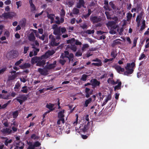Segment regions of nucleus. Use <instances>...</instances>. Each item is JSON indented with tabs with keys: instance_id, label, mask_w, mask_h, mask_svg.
Returning <instances> with one entry per match:
<instances>
[{
	"instance_id": "1",
	"label": "nucleus",
	"mask_w": 149,
	"mask_h": 149,
	"mask_svg": "<svg viewBox=\"0 0 149 149\" xmlns=\"http://www.w3.org/2000/svg\"><path fill=\"white\" fill-rule=\"evenodd\" d=\"M60 99L58 98V99L57 101V106L58 107L57 109H59V112L58 113V118L59 119L57 122V124L58 125H60L61 124V122L62 123L64 124L65 123V119L64 118V113L65 112V110L62 109L61 107L60 106Z\"/></svg>"
},
{
	"instance_id": "2",
	"label": "nucleus",
	"mask_w": 149,
	"mask_h": 149,
	"mask_svg": "<svg viewBox=\"0 0 149 149\" xmlns=\"http://www.w3.org/2000/svg\"><path fill=\"white\" fill-rule=\"evenodd\" d=\"M135 65V63L134 62H132L131 63H127L125 67L126 71L124 72V74L128 76L132 74L134 72V69Z\"/></svg>"
},
{
	"instance_id": "3",
	"label": "nucleus",
	"mask_w": 149,
	"mask_h": 149,
	"mask_svg": "<svg viewBox=\"0 0 149 149\" xmlns=\"http://www.w3.org/2000/svg\"><path fill=\"white\" fill-rule=\"evenodd\" d=\"M28 97V95L19 94L18 96L15 98L14 100H16L20 105H22L23 102L27 100Z\"/></svg>"
},
{
	"instance_id": "4",
	"label": "nucleus",
	"mask_w": 149,
	"mask_h": 149,
	"mask_svg": "<svg viewBox=\"0 0 149 149\" xmlns=\"http://www.w3.org/2000/svg\"><path fill=\"white\" fill-rule=\"evenodd\" d=\"M61 58H68L69 61V62L70 61L72 62L73 61L74 55L72 53L70 54L69 52L67 51H65L64 52V54H63L61 56Z\"/></svg>"
},
{
	"instance_id": "5",
	"label": "nucleus",
	"mask_w": 149,
	"mask_h": 149,
	"mask_svg": "<svg viewBox=\"0 0 149 149\" xmlns=\"http://www.w3.org/2000/svg\"><path fill=\"white\" fill-rule=\"evenodd\" d=\"M111 19H113L114 21H109L107 23V25L108 26H110L113 29H116L117 27V26H116V24L117 23L118 20V17L114 16V17H113Z\"/></svg>"
},
{
	"instance_id": "6",
	"label": "nucleus",
	"mask_w": 149,
	"mask_h": 149,
	"mask_svg": "<svg viewBox=\"0 0 149 149\" xmlns=\"http://www.w3.org/2000/svg\"><path fill=\"white\" fill-rule=\"evenodd\" d=\"M65 10L63 9H62L60 12V19H59V17L56 16V24H59L61 23H62L64 22V17L65 15Z\"/></svg>"
},
{
	"instance_id": "7",
	"label": "nucleus",
	"mask_w": 149,
	"mask_h": 149,
	"mask_svg": "<svg viewBox=\"0 0 149 149\" xmlns=\"http://www.w3.org/2000/svg\"><path fill=\"white\" fill-rule=\"evenodd\" d=\"M15 15L16 14L14 12L4 13L2 14V16L6 19H12Z\"/></svg>"
},
{
	"instance_id": "8",
	"label": "nucleus",
	"mask_w": 149,
	"mask_h": 149,
	"mask_svg": "<svg viewBox=\"0 0 149 149\" xmlns=\"http://www.w3.org/2000/svg\"><path fill=\"white\" fill-rule=\"evenodd\" d=\"M55 53V52L53 50H48L45 53V54L41 56V58L42 59H46L49 58L50 56L52 55Z\"/></svg>"
},
{
	"instance_id": "9",
	"label": "nucleus",
	"mask_w": 149,
	"mask_h": 149,
	"mask_svg": "<svg viewBox=\"0 0 149 149\" xmlns=\"http://www.w3.org/2000/svg\"><path fill=\"white\" fill-rule=\"evenodd\" d=\"M90 82L91 83V85L93 86V88L97 86H99L100 84V82L95 79H91Z\"/></svg>"
},
{
	"instance_id": "10",
	"label": "nucleus",
	"mask_w": 149,
	"mask_h": 149,
	"mask_svg": "<svg viewBox=\"0 0 149 149\" xmlns=\"http://www.w3.org/2000/svg\"><path fill=\"white\" fill-rule=\"evenodd\" d=\"M49 38L50 39L51 45L52 47L56 46V39L54 36L51 34L49 36Z\"/></svg>"
},
{
	"instance_id": "11",
	"label": "nucleus",
	"mask_w": 149,
	"mask_h": 149,
	"mask_svg": "<svg viewBox=\"0 0 149 149\" xmlns=\"http://www.w3.org/2000/svg\"><path fill=\"white\" fill-rule=\"evenodd\" d=\"M1 131L3 135L5 136L10 134L12 132V130L9 128H6L2 129Z\"/></svg>"
},
{
	"instance_id": "12",
	"label": "nucleus",
	"mask_w": 149,
	"mask_h": 149,
	"mask_svg": "<svg viewBox=\"0 0 149 149\" xmlns=\"http://www.w3.org/2000/svg\"><path fill=\"white\" fill-rule=\"evenodd\" d=\"M85 96L86 98H88L90 95L93 93V90L92 89L91 90L89 88L86 87L85 90Z\"/></svg>"
},
{
	"instance_id": "13",
	"label": "nucleus",
	"mask_w": 149,
	"mask_h": 149,
	"mask_svg": "<svg viewBox=\"0 0 149 149\" xmlns=\"http://www.w3.org/2000/svg\"><path fill=\"white\" fill-rule=\"evenodd\" d=\"M90 20L93 24L98 23L100 21L101 19L100 18H98L97 16H91L90 18Z\"/></svg>"
},
{
	"instance_id": "14",
	"label": "nucleus",
	"mask_w": 149,
	"mask_h": 149,
	"mask_svg": "<svg viewBox=\"0 0 149 149\" xmlns=\"http://www.w3.org/2000/svg\"><path fill=\"white\" fill-rule=\"evenodd\" d=\"M56 64V61H54L52 64L48 63L47 62V65L45 66V68L48 70H50L54 68L55 67V65Z\"/></svg>"
},
{
	"instance_id": "15",
	"label": "nucleus",
	"mask_w": 149,
	"mask_h": 149,
	"mask_svg": "<svg viewBox=\"0 0 149 149\" xmlns=\"http://www.w3.org/2000/svg\"><path fill=\"white\" fill-rule=\"evenodd\" d=\"M38 71L42 75L46 76L48 74V71L45 68L44 69L41 68H39Z\"/></svg>"
},
{
	"instance_id": "16",
	"label": "nucleus",
	"mask_w": 149,
	"mask_h": 149,
	"mask_svg": "<svg viewBox=\"0 0 149 149\" xmlns=\"http://www.w3.org/2000/svg\"><path fill=\"white\" fill-rule=\"evenodd\" d=\"M85 2L83 0H79V1L77 3V7L78 8H81V6L85 8L84 6Z\"/></svg>"
},
{
	"instance_id": "17",
	"label": "nucleus",
	"mask_w": 149,
	"mask_h": 149,
	"mask_svg": "<svg viewBox=\"0 0 149 149\" xmlns=\"http://www.w3.org/2000/svg\"><path fill=\"white\" fill-rule=\"evenodd\" d=\"M114 68L118 73H120V72H124V69L123 68H121L120 65H115Z\"/></svg>"
},
{
	"instance_id": "18",
	"label": "nucleus",
	"mask_w": 149,
	"mask_h": 149,
	"mask_svg": "<svg viewBox=\"0 0 149 149\" xmlns=\"http://www.w3.org/2000/svg\"><path fill=\"white\" fill-rule=\"evenodd\" d=\"M40 59H41V57H34L31 58V63L33 64L35 63H37L38 61Z\"/></svg>"
},
{
	"instance_id": "19",
	"label": "nucleus",
	"mask_w": 149,
	"mask_h": 149,
	"mask_svg": "<svg viewBox=\"0 0 149 149\" xmlns=\"http://www.w3.org/2000/svg\"><path fill=\"white\" fill-rule=\"evenodd\" d=\"M45 59H40L38 61L36 64V65L39 66H41L44 65L45 64Z\"/></svg>"
},
{
	"instance_id": "20",
	"label": "nucleus",
	"mask_w": 149,
	"mask_h": 149,
	"mask_svg": "<svg viewBox=\"0 0 149 149\" xmlns=\"http://www.w3.org/2000/svg\"><path fill=\"white\" fill-rule=\"evenodd\" d=\"M54 104L50 103L47 104L46 106V107L49 109V110L47 111H49V112L54 110Z\"/></svg>"
},
{
	"instance_id": "21",
	"label": "nucleus",
	"mask_w": 149,
	"mask_h": 149,
	"mask_svg": "<svg viewBox=\"0 0 149 149\" xmlns=\"http://www.w3.org/2000/svg\"><path fill=\"white\" fill-rule=\"evenodd\" d=\"M31 66V64L28 63H25L23 65H20L19 67L22 69L26 68H29Z\"/></svg>"
},
{
	"instance_id": "22",
	"label": "nucleus",
	"mask_w": 149,
	"mask_h": 149,
	"mask_svg": "<svg viewBox=\"0 0 149 149\" xmlns=\"http://www.w3.org/2000/svg\"><path fill=\"white\" fill-rule=\"evenodd\" d=\"M119 40H121L120 39H117L114 40L113 42L111 45V46L113 47H114L116 45H120L121 42L119 41Z\"/></svg>"
},
{
	"instance_id": "23",
	"label": "nucleus",
	"mask_w": 149,
	"mask_h": 149,
	"mask_svg": "<svg viewBox=\"0 0 149 149\" xmlns=\"http://www.w3.org/2000/svg\"><path fill=\"white\" fill-rule=\"evenodd\" d=\"M17 76L16 74H14L12 75H9L8 76V79L7 81H10L14 80L16 78Z\"/></svg>"
},
{
	"instance_id": "24",
	"label": "nucleus",
	"mask_w": 149,
	"mask_h": 149,
	"mask_svg": "<svg viewBox=\"0 0 149 149\" xmlns=\"http://www.w3.org/2000/svg\"><path fill=\"white\" fill-rule=\"evenodd\" d=\"M92 12L90 9H88V13L86 15H83L81 16V18L82 19L84 18L86 19L90 15Z\"/></svg>"
},
{
	"instance_id": "25",
	"label": "nucleus",
	"mask_w": 149,
	"mask_h": 149,
	"mask_svg": "<svg viewBox=\"0 0 149 149\" xmlns=\"http://www.w3.org/2000/svg\"><path fill=\"white\" fill-rule=\"evenodd\" d=\"M29 39L30 41H32L35 40L36 39L34 33L31 32L29 36Z\"/></svg>"
},
{
	"instance_id": "26",
	"label": "nucleus",
	"mask_w": 149,
	"mask_h": 149,
	"mask_svg": "<svg viewBox=\"0 0 149 149\" xmlns=\"http://www.w3.org/2000/svg\"><path fill=\"white\" fill-rule=\"evenodd\" d=\"M90 122H88L87 124L85 125L84 127L82 129L83 132H86L89 128Z\"/></svg>"
},
{
	"instance_id": "27",
	"label": "nucleus",
	"mask_w": 149,
	"mask_h": 149,
	"mask_svg": "<svg viewBox=\"0 0 149 149\" xmlns=\"http://www.w3.org/2000/svg\"><path fill=\"white\" fill-rule=\"evenodd\" d=\"M92 101V99L91 97L89 98L88 99L86 100L84 104V106L85 107H87L89 104Z\"/></svg>"
},
{
	"instance_id": "28",
	"label": "nucleus",
	"mask_w": 149,
	"mask_h": 149,
	"mask_svg": "<svg viewBox=\"0 0 149 149\" xmlns=\"http://www.w3.org/2000/svg\"><path fill=\"white\" fill-rule=\"evenodd\" d=\"M121 84V82L119 81L118 83V85L115 86L114 88V91H116V90L120 89Z\"/></svg>"
},
{
	"instance_id": "29",
	"label": "nucleus",
	"mask_w": 149,
	"mask_h": 149,
	"mask_svg": "<svg viewBox=\"0 0 149 149\" xmlns=\"http://www.w3.org/2000/svg\"><path fill=\"white\" fill-rule=\"evenodd\" d=\"M54 15L52 14H49L48 13L47 14V17L48 18L50 19L51 20V24L53 22V21L54 20Z\"/></svg>"
},
{
	"instance_id": "30",
	"label": "nucleus",
	"mask_w": 149,
	"mask_h": 149,
	"mask_svg": "<svg viewBox=\"0 0 149 149\" xmlns=\"http://www.w3.org/2000/svg\"><path fill=\"white\" fill-rule=\"evenodd\" d=\"M143 15V13L141 12L139 14V15H138L136 17V22L139 21L140 22V20L142 18V16Z\"/></svg>"
},
{
	"instance_id": "31",
	"label": "nucleus",
	"mask_w": 149,
	"mask_h": 149,
	"mask_svg": "<svg viewBox=\"0 0 149 149\" xmlns=\"http://www.w3.org/2000/svg\"><path fill=\"white\" fill-rule=\"evenodd\" d=\"M62 129L59 126H58V127H57L56 126V133L57 134H62Z\"/></svg>"
},
{
	"instance_id": "32",
	"label": "nucleus",
	"mask_w": 149,
	"mask_h": 149,
	"mask_svg": "<svg viewBox=\"0 0 149 149\" xmlns=\"http://www.w3.org/2000/svg\"><path fill=\"white\" fill-rule=\"evenodd\" d=\"M41 143L38 141H36L33 145H31L34 148L35 147H38L41 145Z\"/></svg>"
},
{
	"instance_id": "33",
	"label": "nucleus",
	"mask_w": 149,
	"mask_h": 149,
	"mask_svg": "<svg viewBox=\"0 0 149 149\" xmlns=\"http://www.w3.org/2000/svg\"><path fill=\"white\" fill-rule=\"evenodd\" d=\"M117 52L116 51H114V50L112 51L111 53V57H113L112 58H113V59H114L117 56Z\"/></svg>"
},
{
	"instance_id": "34",
	"label": "nucleus",
	"mask_w": 149,
	"mask_h": 149,
	"mask_svg": "<svg viewBox=\"0 0 149 149\" xmlns=\"http://www.w3.org/2000/svg\"><path fill=\"white\" fill-rule=\"evenodd\" d=\"M132 13H130V12L128 13L127 14V21H129L130 20L132 17Z\"/></svg>"
},
{
	"instance_id": "35",
	"label": "nucleus",
	"mask_w": 149,
	"mask_h": 149,
	"mask_svg": "<svg viewBox=\"0 0 149 149\" xmlns=\"http://www.w3.org/2000/svg\"><path fill=\"white\" fill-rule=\"evenodd\" d=\"M72 12L73 13L74 15H77L79 13V10L76 8H73Z\"/></svg>"
},
{
	"instance_id": "36",
	"label": "nucleus",
	"mask_w": 149,
	"mask_h": 149,
	"mask_svg": "<svg viewBox=\"0 0 149 149\" xmlns=\"http://www.w3.org/2000/svg\"><path fill=\"white\" fill-rule=\"evenodd\" d=\"M91 64L97 66H100L102 65V61L98 62V63H93Z\"/></svg>"
},
{
	"instance_id": "37",
	"label": "nucleus",
	"mask_w": 149,
	"mask_h": 149,
	"mask_svg": "<svg viewBox=\"0 0 149 149\" xmlns=\"http://www.w3.org/2000/svg\"><path fill=\"white\" fill-rule=\"evenodd\" d=\"M88 76L87 75L84 74H83L81 78V80H82L84 81H86Z\"/></svg>"
},
{
	"instance_id": "38",
	"label": "nucleus",
	"mask_w": 149,
	"mask_h": 149,
	"mask_svg": "<svg viewBox=\"0 0 149 149\" xmlns=\"http://www.w3.org/2000/svg\"><path fill=\"white\" fill-rule=\"evenodd\" d=\"M75 41V39L73 38L71 39H69L67 40V42L68 44H72Z\"/></svg>"
},
{
	"instance_id": "39",
	"label": "nucleus",
	"mask_w": 149,
	"mask_h": 149,
	"mask_svg": "<svg viewBox=\"0 0 149 149\" xmlns=\"http://www.w3.org/2000/svg\"><path fill=\"white\" fill-rule=\"evenodd\" d=\"M109 5L111 6V8L113 10H115L116 8V7L115 6V4L113 3L112 1L110 2L109 3Z\"/></svg>"
},
{
	"instance_id": "40",
	"label": "nucleus",
	"mask_w": 149,
	"mask_h": 149,
	"mask_svg": "<svg viewBox=\"0 0 149 149\" xmlns=\"http://www.w3.org/2000/svg\"><path fill=\"white\" fill-rule=\"evenodd\" d=\"M138 39V38L136 37H135L134 38V40H133V45L132 46V48H133L136 46Z\"/></svg>"
},
{
	"instance_id": "41",
	"label": "nucleus",
	"mask_w": 149,
	"mask_h": 149,
	"mask_svg": "<svg viewBox=\"0 0 149 149\" xmlns=\"http://www.w3.org/2000/svg\"><path fill=\"white\" fill-rule=\"evenodd\" d=\"M1 96L0 97V99L2 98L4 99L8 100L9 99V95L6 96L4 94H0Z\"/></svg>"
},
{
	"instance_id": "42",
	"label": "nucleus",
	"mask_w": 149,
	"mask_h": 149,
	"mask_svg": "<svg viewBox=\"0 0 149 149\" xmlns=\"http://www.w3.org/2000/svg\"><path fill=\"white\" fill-rule=\"evenodd\" d=\"M70 48L74 52L76 51L77 49V47L74 45H72L70 47Z\"/></svg>"
},
{
	"instance_id": "43",
	"label": "nucleus",
	"mask_w": 149,
	"mask_h": 149,
	"mask_svg": "<svg viewBox=\"0 0 149 149\" xmlns=\"http://www.w3.org/2000/svg\"><path fill=\"white\" fill-rule=\"evenodd\" d=\"M18 115V111H16L14 112L13 113V117L14 118H16Z\"/></svg>"
},
{
	"instance_id": "44",
	"label": "nucleus",
	"mask_w": 149,
	"mask_h": 149,
	"mask_svg": "<svg viewBox=\"0 0 149 149\" xmlns=\"http://www.w3.org/2000/svg\"><path fill=\"white\" fill-rule=\"evenodd\" d=\"M105 14L106 16L107 19H111L112 18L111 17V15L108 12L106 11L105 12Z\"/></svg>"
},
{
	"instance_id": "45",
	"label": "nucleus",
	"mask_w": 149,
	"mask_h": 149,
	"mask_svg": "<svg viewBox=\"0 0 149 149\" xmlns=\"http://www.w3.org/2000/svg\"><path fill=\"white\" fill-rule=\"evenodd\" d=\"M23 59H21L19 60L18 61H17L15 63V65L16 66H18L19 65H20L21 63H22V61H23Z\"/></svg>"
},
{
	"instance_id": "46",
	"label": "nucleus",
	"mask_w": 149,
	"mask_h": 149,
	"mask_svg": "<svg viewBox=\"0 0 149 149\" xmlns=\"http://www.w3.org/2000/svg\"><path fill=\"white\" fill-rule=\"evenodd\" d=\"M95 31L94 30H88L86 31V33H88V34H93L94 33Z\"/></svg>"
},
{
	"instance_id": "47",
	"label": "nucleus",
	"mask_w": 149,
	"mask_h": 149,
	"mask_svg": "<svg viewBox=\"0 0 149 149\" xmlns=\"http://www.w3.org/2000/svg\"><path fill=\"white\" fill-rule=\"evenodd\" d=\"M89 46L88 44H86L84 45L81 48V50L82 51H84L86 48H88Z\"/></svg>"
},
{
	"instance_id": "48",
	"label": "nucleus",
	"mask_w": 149,
	"mask_h": 149,
	"mask_svg": "<svg viewBox=\"0 0 149 149\" xmlns=\"http://www.w3.org/2000/svg\"><path fill=\"white\" fill-rule=\"evenodd\" d=\"M76 121H75L74 122V123H73V124L74 126L76 125L77 124L78 121V115L77 114H76Z\"/></svg>"
},
{
	"instance_id": "49",
	"label": "nucleus",
	"mask_w": 149,
	"mask_h": 149,
	"mask_svg": "<svg viewBox=\"0 0 149 149\" xmlns=\"http://www.w3.org/2000/svg\"><path fill=\"white\" fill-rule=\"evenodd\" d=\"M20 86V84L19 81H18L15 85L14 88L15 89H18Z\"/></svg>"
},
{
	"instance_id": "50",
	"label": "nucleus",
	"mask_w": 149,
	"mask_h": 149,
	"mask_svg": "<svg viewBox=\"0 0 149 149\" xmlns=\"http://www.w3.org/2000/svg\"><path fill=\"white\" fill-rule=\"evenodd\" d=\"M31 138L34 139H38V137L37 136H36V135L34 134H32L31 136Z\"/></svg>"
},
{
	"instance_id": "51",
	"label": "nucleus",
	"mask_w": 149,
	"mask_h": 149,
	"mask_svg": "<svg viewBox=\"0 0 149 149\" xmlns=\"http://www.w3.org/2000/svg\"><path fill=\"white\" fill-rule=\"evenodd\" d=\"M124 29L123 28L121 27L120 30L118 29H117V31L119 32V34L121 35L122 34V32L123 31Z\"/></svg>"
},
{
	"instance_id": "52",
	"label": "nucleus",
	"mask_w": 149,
	"mask_h": 149,
	"mask_svg": "<svg viewBox=\"0 0 149 149\" xmlns=\"http://www.w3.org/2000/svg\"><path fill=\"white\" fill-rule=\"evenodd\" d=\"M16 4L17 6V8H18L20 7L21 6L22 2L21 1H17L16 2Z\"/></svg>"
},
{
	"instance_id": "53",
	"label": "nucleus",
	"mask_w": 149,
	"mask_h": 149,
	"mask_svg": "<svg viewBox=\"0 0 149 149\" xmlns=\"http://www.w3.org/2000/svg\"><path fill=\"white\" fill-rule=\"evenodd\" d=\"M29 49V47L24 46V53L26 54L27 53V51Z\"/></svg>"
},
{
	"instance_id": "54",
	"label": "nucleus",
	"mask_w": 149,
	"mask_h": 149,
	"mask_svg": "<svg viewBox=\"0 0 149 149\" xmlns=\"http://www.w3.org/2000/svg\"><path fill=\"white\" fill-rule=\"evenodd\" d=\"M52 28L54 29L53 34L56 35V24H54L52 26Z\"/></svg>"
},
{
	"instance_id": "55",
	"label": "nucleus",
	"mask_w": 149,
	"mask_h": 149,
	"mask_svg": "<svg viewBox=\"0 0 149 149\" xmlns=\"http://www.w3.org/2000/svg\"><path fill=\"white\" fill-rule=\"evenodd\" d=\"M30 6L31 8V10L32 12L36 10V8L34 4H32Z\"/></svg>"
},
{
	"instance_id": "56",
	"label": "nucleus",
	"mask_w": 149,
	"mask_h": 149,
	"mask_svg": "<svg viewBox=\"0 0 149 149\" xmlns=\"http://www.w3.org/2000/svg\"><path fill=\"white\" fill-rule=\"evenodd\" d=\"M82 53L80 51L77 52L75 54V55L77 57H79L82 56Z\"/></svg>"
},
{
	"instance_id": "57",
	"label": "nucleus",
	"mask_w": 149,
	"mask_h": 149,
	"mask_svg": "<svg viewBox=\"0 0 149 149\" xmlns=\"http://www.w3.org/2000/svg\"><path fill=\"white\" fill-rule=\"evenodd\" d=\"M6 68L5 67L2 68L0 70V74L3 73L6 70Z\"/></svg>"
},
{
	"instance_id": "58",
	"label": "nucleus",
	"mask_w": 149,
	"mask_h": 149,
	"mask_svg": "<svg viewBox=\"0 0 149 149\" xmlns=\"http://www.w3.org/2000/svg\"><path fill=\"white\" fill-rule=\"evenodd\" d=\"M31 45L32 46V48L36 50V51L37 52H39V49L36 48L35 44H31Z\"/></svg>"
},
{
	"instance_id": "59",
	"label": "nucleus",
	"mask_w": 149,
	"mask_h": 149,
	"mask_svg": "<svg viewBox=\"0 0 149 149\" xmlns=\"http://www.w3.org/2000/svg\"><path fill=\"white\" fill-rule=\"evenodd\" d=\"M113 59V58H110L109 59L105 58L104 59V63H107L108 61H111Z\"/></svg>"
},
{
	"instance_id": "60",
	"label": "nucleus",
	"mask_w": 149,
	"mask_h": 149,
	"mask_svg": "<svg viewBox=\"0 0 149 149\" xmlns=\"http://www.w3.org/2000/svg\"><path fill=\"white\" fill-rule=\"evenodd\" d=\"M145 55L144 54H142L139 58V60H141L143 59L145 57Z\"/></svg>"
},
{
	"instance_id": "61",
	"label": "nucleus",
	"mask_w": 149,
	"mask_h": 149,
	"mask_svg": "<svg viewBox=\"0 0 149 149\" xmlns=\"http://www.w3.org/2000/svg\"><path fill=\"white\" fill-rule=\"evenodd\" d=\"M80 26L82 29H85L87 28V25L86 23H84V24H83L82 25H80Z\"/></svg>"
},
{
	"instance_id": "62",
	"label": "nucleus",
	"mask_w": 149,
	"mask_h": 149,
	"mask_svg": "<svg viewBox=\"0 0 149 149\" xmlns=\"http://www.w3.org/2000/svg\"><path fill=\"white\" fill-rule=\"evenodd\" d=\"M74 2L72 1H69L68 2V5L70 7L74 5Z\"/></svg>"
},
{
	"instance_id": "63",
	"label": "nucleus",
	"mask_w": 149,
	"mask_h": 149,
	"mask_svg": "<svg viewBox=\"0 0 149 149\" xmlns=\"http://www.w3.org/2000/svg\"><path fill=\"white\" fill-rule=\"evenodd\" d=\"M66 61L64 60H60L59 61L60 63L62 65H64L66 62Z\"/></svg>"
},
{
	"instance_id": "64",
	"label": "nucleus",
	"mask_w": 149,
	"mask_h": 149,
	"mask_svg": "<svg viewBox=\"0 0 149 149\" xmlns=\"http://www.w3.org/2000/svg\"><path fill=\"white\" fill-rule=\"evenodd\" d=\"M75 44L76 45H81L82 44L81 42H79L78 40H76Z\"/></svg>"
}]
</instances>
